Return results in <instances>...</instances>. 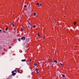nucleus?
<instances>
[{
	"label": "nucleus",
	"instance_id": "nucleus-1",
	"mask_svg": "<svg viewBox=\"0 0 79 79\" xmlns=\"http://www.w3.org/2000/svg\"><path fill=\"white\" fill-rule=\"evenodd\" d=\"M12 75L13 76H15V75H16V73H14V71H12Z\"/></svg>",
	"mask_w": 79,
	"mask_h": 79
},
{
	"label": "nucleus",
	"instance_id": "nucleus-2",
	"mask_svg": "<svg viewBox=\"0 0 79 79\" xmlns=\"http://www.w3.org/2000/svg\"><path fill=\"white\" fill-rule=\"evenodd\" d=\"M25 39L26 37L23 36L21 38V40H25Z\"/></svg>",
	"mask_w": 79,
	"mask_h": 79
},
{
	"label": "nucleus",
	"instance_id": "nucleus-3",
	"mask_svg": "<svg viewBox=\"0 0 79 79\" xmlns=\"http://www.w3.org/2000/svg\"><path fill=\"white\" fill-rule=\"evenodd\" d=\"M36 72L37 74H39V72H38V69L36 68Z\"/></svg>",
	"mask_w": 79,
	"mask_h": 79
},
{
	"label": "nucleus",
	"instance_id": "nucleus-4",
	"mask_svg": "<svg viewBox=\"0 0 79 79\" xmlns=\"http://www.w3.org/2000/svg\"><path fill=\"white\" fill-rule=\"evenodd\" d=\"M21 61H22L24 62V61H26V59H23V60H21Z\"/></svg>",
	"mask_w": 79,
	"mask_h": 79
},
{
	"label": "nucleus",
	"instance_id": "nucleus-5",
	"mask_svg": "<svg viewBox=\"0 0 79 79\" xmlns=\"http://www.w3.org/2000/svg\"><path fill=\"white\" fill-rule=\"evenodd\" d=\"M23 28H21L20 29V31H21V32H23Z\"/></svg>",
	"mask_w": 79,
	"mask_h": 79
},
{
	"label": "nucleus",
	"instance_id": "nucleus-6",
	"mask_svg": "<svg viewBox=\"0 0 79 79\" xmlns=\"http://www.w3.org/2000/svg\"><path fill=\"white\" fill-rule=\"evenodd\" d=\"M17 73H20V74L21 73V72H20V71H19V70H17Z\"/></svg>",
	"mask_w": 79,
	"mask_h": 79
},
{
	"label": "nucleus",
	"instance_id": "nucleus-7",
	"mask_svg": "<svg viewBox=\"0 0 79 79\" xmlns=\"http://www.w3.org/2000/svg\"><path fill=\"white\" fill-rule=\"evenodd\" d=\"M54 62L56 63H58V62L56 61V60H55L54 61Z\"/></svg>",
	"mask_w": 79,
	"mask_h": 79
},
{
	"label": "nucleus",
	"instance_id": "nucleus-8",
	"mask_svg": "<svg viewBox=\"0 0 79 79\" xmlns=\"http://www.w3.org/2000/svg\"><path fill=\"white\" fill-rule=\"evenodd\" d=\"M62 76L64 78L65 77V75H62Z\"/></svg>",
	"mask_w": 79,
	"mask_h": 79
},
{
	"label": "nucleus",
	"instance_id": "nucleus-9",
	"mask_svg": "<svg viewBox=\"0 0 79 79\" xmlns=\"http://www.w3.org/2000/svg\"><path fill=\"white\" fill-rule=\"evenodd\" d=\"M18 40L19 42H20V41H21V39L20 38H19L18 39Z\"/></svg>",
	"mask_w": 79,
	"mask_h": 79
},
{
	"label": "nucleus",
	"instance_id": "nucleus-10",
	"mask_svg": "<svg viewBox=\"0 0 79 79\" xmlns=\"http://www.w3.org/2000/svg\"><path fill=\"white\" fill-rule=\"evenodd\" d=\"M34 15L35 16V15H36V12H34Z\"/></svg>",
	"mask_w": 79,
	"mask_h": 79
},
{
	"label": "nucleus",
	"instance_id": "nucleus-11",
	"mask_svg": "<svg viewBox=\"0 0 79 79\" xmlns=\"http://www.w3.org/2000/svg\"><path fill=\"white\" fill-rule=\"evenodd\" d=\"M34 66H37V64H36L35 63H34Z\"/></svg>",
	"mask_w": 79,
	"mask_h": 79
},
{
	"label": "nucleus",
	"instance_id": "nucleus-12",
	"mask_svg": "<svg viewBox=\"0 0 79 79\" xmlns=\"http://www.w3.org/2000/svg\"><path fill=\"white\" fill-rule=\"evenodd\" d=\"M76 23H76V22H75L74 23V25H75H75H76Z\"/></svg>",
	"mask_w": 79,
	"mask_h": 79
},
{
	"label": "nucleus",
	"instance_id": "nucleus-13",
	"mask_svg": "<svg viewBox=\"0 0 79 79\" xmlns=\"http://www.w3.org/2000/svg\"><path fill=\"white\" fill-rule=\"evenodd\" d=\"M14 71V72H15V73H17V71H16V70H15Z\"/></svg>",
	"mask_w": 79,
	"mask_h": 79
},
{
	"label": "nucleus",
	"instance_id": "nucleus-14",
	"mask_svg": "<svg viewBox=\"0 0 79 79\" xmlns=\"http://www.w3.org/2000/svg\"><path fill=\"white\" fill-rule=\"evenodd\" d=\"M8 27L6 28V31H7V30H8Z\"/></svg>",
	"mask_w": 79,
	"mask_h": 79
},
{
	"label": "nucleus",
	"instance_id": "nucleus-15",
	"mask_svg": "<svg viewBox=\"0 0 79 79\" xmlns=\"http://www.w3.org/2000/svg\"><path fill=\"white\" fill-rule=\"evenodd\" d=\"M38 37H40V34H39V33L38 34Z\"/></svg>",
	"mask_w": 79,
	"mask_h": 79
},
{
	"label": "nucleus",
	"instance_id": "nucleus-16",
	"mask_svg": "<svg viewBox=\"0 0 79 79\" xmlns=\"http://www.w3.org/2000/svg\"><path fill=\"white\" fill-rule=\"evenodd\" d=\"M35 27H36V26H35V25H34L33 26V27H34V28H35Z\"/></svg>",
	"mask_w": 79,
	"mask_h": 79
},
{
	"label": "nucleus",
	"instance_id": "nucleus-17",
	"mask_svg": "<svg viewBox=\"0 0 79 79\" xmlns=\"http://www.w3.org/2000/svg\"><path fill=\"white\" fill-rule=\"evenodd\" d=\"M12 25L13 27H14L15 25H14V24L13 23H12Z\"/></svg>",
	"mask_w": 79,
	"mask_h": 79
},
{
	"label": "nucleus",
	"instance_id": "nucleus-18",
	"mask_svg": "<svg viewBox=\"0 0 79 79\" xmlns=\"http://www.w3.org/2000/svg\"><path fill=\"white\" fill-rule=\"evenodd\" d=\"M39 3H37L36 4V5H39Z\"/></svg>",
	"mask_w": 79,
	"mask_h": 79
},
{
	"label": "nucleus",
	"instance_id": "nucleus-19",
	"mask_svg": "<svg viewBox=\"0 0 79 79\" xmlns=\"http://www.w3.org/2000/svg\"><path fill=\"white\" fill-rule=\"evenodd\" d=\"M24 7L25 8H26V7H27L26 5H25L24 6Z\"/></svg>",
	"mask_w": 79,
	"mask_h": 79
},
{
	"label": "nucleus",
	"instance_id": "nucleus-20",
	"mask_svg": "<svg viewBox=\"0 0 79 79\" xmlns=\"http://www.w3.org/2000/svg\"><path fill=\"white\" fill-rule=\"evenodd\" d=\"M45 37H44V36L43 37V39H45Z\"/></svg>",
	"mask_w": 79,
	"mask_h": 79
},
{
	"label": "nucleus",
	"instance_id": "nucleus-21",
	"mask_svg": "<svg viewBox=\"0 0 79 79\" xmlns=\"http://www.w3.org/2000/svg\"><path fill=\"white\" fill-rule=\"evenodd\" d=\"M28 29H29V28H30V27L28 26Z\"/></svg>",
	"mask_w": 79,
	"mask_h": 79
},
{
	"label": "nucleus",
	"instance_id": "nucleus-22",
	"mask_svg": "<svg viewBox=\"0 0 79 79\" xmlns=\"http://www.w3.org/2000/svg\"><path fill=\"white\" fill-rule=\"evenodd\" d=\"M60 64H61V66H63V64H62L61 63H60Z\"/></svg>",
	"mask_w": 79,
	"mask_h": 79
},
{
	"label": "nucleus",
	"instance_id": "nucleus-23",
	"mask_svg": "<svg viewBox=\"0 0 79 79\" xmlns=\"http://www.w3.org/2000/svg\"><path fill=\"white\" fill-rule=\"evenodd\" d=\"M2 30H0V32H1V31H2Z\"/></svg>",
	"mask_w": 79,
	"mask_h": 79
},
{
	"label": "nucleus",
	"instance_id": "nucleus-24",
	"mask_svg": "<svg viewBox=\"0 0 79 79\" xmlns=\"http://www.w3.org/2000/svg\"><path fill=\"white\" fill-rule=\"evenodd\" d=\"M31 61H32V60H29V61L31 62Z\"/></svg>",
	"mask_w": 79,
	"mask_h": 79
},
{
	"label": "nucleus",
	"instance_id": "nucleus-25",
	"mask_svg": "<svg viewBox=\"0 0 79 79\" xmlns=\"http://www.w3.org/2000/svg\"><path fill=\"white\" fill-rule=\"evenodd\" d=\"M40 6H42V4H40Z\"/></svg>",
	"mask_w": 79,
	"mask_h": 79
},
{
	"label": "nucleus",
	"instance_id": "nucleus-26",
	"mask_svg": "<svg viewBox=\"0 0 79 79\" xmlns=\"http://www.w3.org/2000/svg\"><path fill=\"white\" fill-rule=\"evenodd\" d=\"M29 24H30V22H29Z\"/></svg>",
	"mask_w": 79,
	"mask_h": 79
},
{
	"label": "nucleus",
	"instance_id": "nucleus-27",
	"mask_svg": "<svg viewBox=\"0 0 79 79\" xmlns=\"http://www.w3.org/2000/svg\"><path fill=\"white\" fill-rule=\"evenodd\" d=\"M3 32H5V31H3Z\"/></svg>",
	"mask_w": 79,
	"mask_h": 79
},
{
	"label": "nucleus",
	"instance_id": "nucleus-28",
	"mask_svg": "<svg viewBox=\"0 0 79 79\" xmlns=\"http://www.w3.org/2000/svg\"><path fill=\"white\" fill-rule=\"evenodd\" d=\"M42 63V62H40V63Z\"/></svg>",
	"mask_w": 79,
	"mask_h": 79
}]
</instances>
